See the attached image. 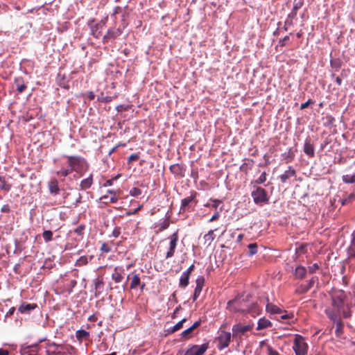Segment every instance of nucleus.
Listing matches in <instances>:
<instances>
[{
	"mask_svg": "<svg viewBox=\"0 0 355 355\" xmlns=\"http://www.w3.org/2000/svg\"><path fill=\"white\" fill-rule=\"evenodd\" d=\"M303 151L310 158L315 156L314 146L311 142V139L309 138H307L304 141Z\"/></svg>",
	"mask_w": 355,
	"mask_h": 355,
	"instance_id": "obj_13",
	"label": "nucleus"
},
{
	"mask_svg": "<svg viewBox=\"0 0 355 355\" xmlns=\"http://www.w3.org/2000/svg\"><path fill=\"white\" fill-rule=\"evenodd\" d=\"M266 311L272 314L282 313L283 310L272 303H268L266 305Z\"/></svg>",
	"mask_w": 355,
	"mask_h": 355,
	"instance_id": "obj_24",
	"label": "nucleus"
},
{
	"mask_svg": "<svg viewBox=\"0 0 355 355\" xmlns=\"http://www.w3.org/2000/svg\"><path fill=\"white\" fill-rule=\"evenodd\" d=\"M37 307V304H28L26 302H23L19 306L18 311L21 313H30V312L34 309H35Z\"/></svg>",
	"mask_w": 355,
	"mask_h": 355,
	"instance_id": "obj_18",
	"label": "nucleus"
},
{
	"mask_svg": "<svg viewBox=\"0 0 355 355\" xmlns=\"http://www.w3.org/2000/svg\"><path fill=\"white\" fill-rule=\"evenodd\" d=\"M201 324V320H198L193 323V324L189 328L187 329L181 334V337L184 339H189L192 337V332L194 329L200 327Z\"/></svg>",
	"mask_w": 355,
	"mask_h": 355,
	"instance_id": "obj_15",
	"label": "nucleus"
},
{
	"mask_svg": "<svg viewBox=\"0 0 355 355\" xmlns=\"http://www.w3.org/2000/svg\"><path fill=\"white\" fill-rule=\"evenodd\" d=\"M297 12V10H295L294 9H292L291 12H290V14L288 16V18L290 19V20L287 19L285 21V24H284L285 30H287V28H286L287 26L292 24V20L296 17Z\"/></svg>",
	"mask_w": 355,
	"mask_h": 355,
	"instance_id": "obj_28",
	"label": "nucleus"
},
{
	"mask_svg": "<svg viewBox=\"0 0 355 355\" xmlns=\"http://www.w3.org/2000/svg\"><path fill=\"white\" fill-rule=\"evenodd\" d=\"M220 216V214L218 211H216L214 214L211 216V218L209 219V222H213L216 220H217Z\"/></svg>",
	"mask_w": 355,
	"mask_h": 355,
	"instance_id": "obj_57",
	"label": "nucleus"
},
{
	"mask_svg": "<svg viewBox=\"0 0 355 355\" xmlns=\"http://www.w3.org/2000/svg\"><path fill=\"white\" fill-rule=\"evenodd\" d=\"M121 234V228L116 227L112 232V236L114 238H117Z\"/></svg>",
	"mask_w": 355,
	"mask_h": 355,
	"instance_id": "obj_49",
	"label": "nucleus"
},
{
	"mask_svg": "<svg viewBox=\"0 0 355 355\" xmlns=\"http://www.w3.org/2000/svg\"><path fill=\"white\" fill-rule=\"evenodd\" d=\"M104 283L102 279H97L95 282V290L98 291L99 293H101V291L103 288Z\"/></svg>",
	"mask_w": 355,
	"mask_h": 355,
	"instance_id": "obj_33",
	"label": "nucleus"
},
{
	"mask_svg": "<svg viewBox=\"0 0 355 355\" xmlns=\"http://www.w3.org/2000/svg\"><path fill=\"white\" fill-rule=\"evenodd\" d=\"M248 249H249V250H250V252H249V254H250V256L254 255V254H255L257 253V248H258V246H257V243H250V244H249V245H248Z\"/></svg>",
	"mask_w": 355,
	"mask_h": 355,
	"instance_id": "obj_36",
	"label": "nucleus"
},
{
	"mask_svg": "<svg viewBox=\"0 0 355 355\" xmlns=\"http://www.w3.org/2000/svg\"><path fill=\"white\" fill-rule=\"evenodd\" d=\"M331 65L332 67H335V68H340V63L339 61H336V60H331Z\"/></svg>",
	"mask_w": 355,
	"mask_h": 355,
	"instance_id": "obj_56",
	"label": "nucleus"
},
{
	"mask_svg": "<svg viewBox=\"0 0 355 355\" xmlns=\"http://www.w3.org/2000/svg\"><path fill=\"white\" fill-rule=\"evenodd\" d=\"M336 325H337V328L336 329V334L337 336H339L341 331H342V329H343V324L341 322V321H338L336 322Z\"/></svg>",
	"mask_w": 355,
	"mask_h": 355,
	"instance_id": "obj_50",
	"label": "nucleus"
},
{
	"mask_svg": "<svg viewBox=\"0 0 355 355\" xmlns=\"http://www.w3.org/2000/svg\"><path fill=\"white\" fill-rule=\"evenodd\" d=\"M268 355H280L279 352L273 349L270 346L268 347Z\"/></svg>",
	"mask_w": 355,
	"mask_h": 355,
	"instance_id": "obj_54",
	"label": "nucleus"
},
{
	"mask_svg": "<svg viewBox=\"0 0 355 355\" xmlns=\"http://www.w3.org/2000/svg\"><path fill=\"white\" fill-rule=\"evenodd\" d=\"M243 238V234H239L236 238V241L239 243L241 242L242 241Z\"/></svg>",
	"mask_w": 355,
	"mask_h": 355,
	"instance_id": "obj_64",
	"label": "nucleus"
},
{
	"mask_svg": "<svg viewBox=\"0 0 355 355\" xmlns=\"http://www.w3.org/2000/svg\"><path fill=\"white\" fill-rule=\"evenodd\" d=\"M8 351L3 349H0V355H8Z\"/></svg>",
	"mask_w": 355,
	"mask_h": 355,
	"instance_id": "obj_61",
	"label": "nucleus"
},
{
	"mask_svg": "<svg viewBox=\"0 0 355 355\" xmlns=\"http://www.w3.org/2000/svg\"><path fill=\"white\" fill-rule=\"evenodd\" d=\"M252 196L256 204L267 202L268 201L266 191L260 187H257L256 190L252 192Z\"/></svg>",
	"mask_w": 355,
	"mask_h": 355,
	"instance_id": "obj_9",
	"label": "nucleus"
},
{
	"mask_svg": "<svg viewBox=\"0 0 355 355\" xmlns=\"http://www.w3.org/2000/svg\"><path fill=\"white\" fill-rule=\"evenodd\" d=\"M127 279L130 281V288L131 290H135L139 288L140 291L143 292L146 289V283L141 282L139 274L136 273L135 271L129 274Z\"/></svg>",
	"mask_w": 355,
	"mask_h": 355,
	"instance_id": "obj_4",
	"label": "nucleus"
},
{
	"mask_svg": "<svg viewBox=\"0 0 355 355\" xmlns=\"http://www.w3.org/2000/svg\"><path fill=\"white\" fill-rule=\"evenodd\" d=\"M195 268V266L193 264L191 265L189 268L184 271V272H187V274H189V275H191V273L192 272V271Z\"/></svg>",
	"mask_w": 355,
	"mask_h": 355,
	"instance_id": "obj_59",
	"label": "nucleus"
},
{
	"mask_svg": "<svg viewBox=\"0 0 355 355\" xmlns=\"http://www.w3.org/2000/svg\"><path fill=\"white\" fill-rule=\"evenodd\" d=\"M231 338L232 335L230 332L221 331L219 334V336L216 338L218 341V348L219 349H223L227 347L231 341Z\"/></svg>",
	"mask_w": 355,
	"mask_h": 355,
	"instance_id": "obj_7",
	"label": "nucleus"
},
{
	"mask_svg": "<svg viewBox=\"0 0 355 355\" xmlns=\"http://www.w3.org/2000/svg\"><path fill=\"white\" fill-rule=\"evenodd\" d=\"M14 83L18 93L24 92L27 88V83L22 77L15 78Z\"/></svg>",
	"mask_w": 355,
	"mask_h": 355,
	"instance_id": "obj_19",
	"label": "nucleus"
},
{
	"mask_svg": "<svg viewBox=\"0 0 355 355\" xmlns=\"http://www.w3.org/2000/svg\"><path fill=\"white\" fill-rule=\"evenodd\" d=\"M304 5V0H294L293 1V8L295 10H298L300 9Z\"/></svg>",
	"mask_w": 355,
	"mask_h": 355,
	"instance_id": "obj_40",
	"label": "nucleus"
},
{
	"mask_svg": "<svg viewBox=\"0 0 355 355\" xmlns=\"http://www.w3.org/2000/svg\"><path fill=\"white\" fill-rule=\"evenodd\" d=\"M236 311L241 312H246L252 314V315H256L259 314L261 309L257 303H252L246 309H238Z\"/></svg>",
	"mask_w": 355,
	"mask_h": 355,
	"instance_id": "obj_16",
	"label": "nucleus"
},
{
	"mask_svg": "<svg viewBox=\"0 0 355 355\" xmlns=\"http://www.w3.org/2000/svg\"><path fill=\"white\" fill-rule=\"evenodd\" d=\"M88 263V259L86 256H82L80 257L76 261V266H83L87 265Z\"/></svg>",
	"mask_w": 355,
	"mask_h": 355,
	"instance_id": "obj_31",
	"label": "nucleus"
},
{
	"mask_svg": "<svg viewBox=\"0 0 355 355\" xmlns=\"http://www.w3.org/2000/svg\"><path fill=\"white\" fill-rule=\"evenodd\" d=\"M88 98L90 99V100H93L95 98V94H94L93 92H90L89 94H88Z\"/></svg>",
	"mask_w": 355,
	"mask_h": 355,
	"instance_id": "obj_62",
	"label": "nucleus"
},
{
	"mask_svg": "<svg viewBox=\"0 0 355 355\" xmlns=\"http://www.w3.org/2000/svg\"><path fill=\"white\" fill-rule=\"evenodd\" d=\"M190 275L187 274V272H183L182 274V276L180 279V286L182 288H185L189 284V280Z\"/></svg>",
	"mask_w": 355,
	"mask_h": 355,
	"instance_id": "obj_26",
	"label": "nucleus"
},
{
	"mask_svg": "<svg viewBox=\"0 0 355 355\" xmlns=\"http://www.w3.org/2000/svg\"><path fill=\"white\" fill-rule=\"evenodd\" d=\"M187 321L186 318H183L182 320L178 322L175 325H174L170 330L169 333L173 334L175 331L180 330L183 327V324Z\"/></svg>",
	"mask_w": 355,
	"mask_h": 355,
	"instance_id": "obj_29",
	"label": "nucleus"
},
{
	"mask_svg": "<svg viewBox=\"0 0 355 355\" xmlns=\"http://www.w3.org/2000/svg\"><path fill=\"white\" fill-rule=\"evenodd\" d=\"M93 179H83L80 182V187L83 189H88L92 184Z\"/></svg>",
	"mask_w": 355,
	"mask_h": 355,
	"instance_id": "obj_32",
	"label": "nucleus"
},
{
	"mask_svg": "<svg viewBox=\"0 0 355 355\" xmlns=\"http://www.w3.org/2000/svg\"><path fill=\"white\" fill-rule=\"evenodd\" d=\"M107 193H110L112 195L111 197H108L106 195H104L100 198V200L101 202L104 204H109V203H116L118 201V197L117 195H119L120 191L117 190H112L109 189L107 190Z\"/></svg>",
	"mask_w": 355,
	"mask_h": 355,
	"instance_id": "obj_10",
	"label": "nucleus"
},
{
	"mask_svg": "<svg viewBox=\"0 0 355 355\" xmlns=\"http://www.w3.org/2000/svg\"><path fill=\"white\" fill-rule=\"evenodd\" d=\"M313 103H314L313 101H312L311 99H309L306 102L301 104L300 109L304 110V109L306 108L309 105L313 104Z\"/></svg>",
	"mask_w": 355,
	"mask_h": 355,
	"instance_id": "obj_52",
	"label": "nucleus"
},
{
	"mask_svg": "<svg viewBox=\"0 0 355 355\" xmlns=\"http://www.w3.org/2000/svg\"><path fill=\"white\" fill-rule=\"evenodd\" d=\"M207 349V344H202L201 345H193L186 351H182L180 354V355H203Z\"/></svg>",
	"mask_w": 355,
	"mask_h": 355,
	"instance_id": "obj_5",
	"label": "nucleus"
},
{
	"mask_svg": "<svg viewBox=\"0 0 355 355\" xmlns=\"http://www.w3.org/2000/svg\"><path fill=\"white\" fill-rule=\"evenodd\" d=\"M114 179H108L105 183L103 184V187L111 186L112 184V180Z\"/></svg>",
	"mask_w": 355,
	"mask_h": 355,
	"instance_id": "obj_60",
	"label": "nucleus"
},
{
	"mask_svg": "<svg viewBox=\"0 0 355 355\" xmlns=\"http://www.w3.org/2000/svg\"><path fill=\"white\" fill-rule=\"evenodd\" d=\"M139 159V155L137 153L130 155L128 158V164L130 165L133 162H137Z\"/></svg>",
	"mask_w": 355,
	"mask_h": 355,
	"instance_id": "obj_43",
	"label": "nucleus"
},
{
	"mask_svg": "<svg viewBox=\"0 0 355 355\" xmlns=\"http://www.w3.org/2000/svg\"><path fill=\"white\" fill-rule=\"evenodd\" d=\"M1 211L4 213H9L10 211V208L8 205H4L1 209Z\"/></svg>",
	"mask_w": 355,
	"mask_h": 355,
	"instance_id": "obj_55",
	"label": "nucleus"
},
{
	"mask_svg": "<svg viewBox=\"0 0 355 355\" xmlns=\"http://www.w3.org/2000/svg\"><path fill=\"white\" fill-rule=\"evenodd\" d=\"M130 194L132 196H138L141 194V191L136 187H133L130 190Z\"/></svg>",
	"mask_w": 355,
	"mask_h": 355,
	"instance_id": "obj_46",
	"label": "nucleus"
},
{
	"mask_svg": "<svg viewBox=\"0 0 355 355\" xmlns=\"http://www.w3.org/2000/svg\"><path fill=\"white\" fill-rule=\"evenodd\" d=\"M76 338L79 341H82L83 340L87 339L89 338V333L85 330L80 329V330H78L76 332Z\"/></svg>",
	"mask_w": 355,
	"mask_h": 355,
	"instance_id": "obj_27",
	"label": "nucleus"
},
{
	"mask_svg": "<svg viewBox=\"0 0 355 355\" xmlns=\"http://www.w3.org/2000/svg\"><path fill=\"white\" fill-rule=\"evenodd\" d=\"M170 170L171 173L175 176H184L185 169L182 165L178 164L171 165L170 166Z\"/></svg>",
	"mask_w": 355,
	"mask_h": 355,
	"instance_id": "obj_20",
	"label": "nucleus"
},
{
	"mask_svg": "<svg viewBox=\"0 0 355 355\" xmlns=\"http://www.w3.org/2000/svg\"><path fill=\"white\" fill-rule=\"evenodd\" d=\"M122 33L120 28H110L107 31L106 35L103 37L104 42H107L109 40L114 39Z\"/></svg>",
	"mask_w": 355,
	"mask_h": 355,
	"instance_id": "obj_17",
	"label": "nucleus"
},
{
	"mask_svg": "<svg viewBox=\"0 0 355 355\" xmlns=\"http://www.w3.org/2000/svg\"><path fill=\"white\" fill-rule=\"evenodd\" d=\"M178 239H179L178 230H177L175 232H174L173 234H171L168 237L170 242H169V248H168V251L165 256V258L166 259L172 257L174 255L175 249L177 247Z\"/></svg>",
	"mask_w": 355,
	"mask_h": 355,
	"instance_id": "obj_6",
	"label": "nucleus"
},
{
	"mask_svg": "<svg viewBox=\"0 0 355 355\" xmlns=\"http://www.w3.org/2000/svg\"><path fill=\"white\" fill-rule=\"evenodd\" d=\"M85 226L84 225H80L79 226H78L75 230H74V232L78 235V236H83V234H84V230H85Z\"/></svg>",
	"mask_w": 355,
	"mask_h": 355,
	"instance_id": "obj_42",
	"label": "nucleus"
},
{
	"mask_svg": "<svg viewBox=\"0 0 355 355\" xmlns=\"http://www.w3.org/2000/svg\"><path fill=\"white\" fill-rule=\"evenodd\" d=\"M124 269L122 267H115L112 274V279L115 283H120L123 279Z\"/></svg>",
	"mask_w": 355,
	"mask_h": 355,
	"instance_id": "obj_14",
	"label": "nucleus"
},
{
	"mask_svg": "<svg viewBox=\"0 0 355 355\" xmlns=\"http://www.w3.org/2000/svg\"><path fill=\"white\" fill-rule=\"evenodd\" d=\"M272 326V322L265 318H261L258 321V325L257 327V330H262L265 329L268 327H270Z\"/></svg>",
	"mask_w": 355,
	"mask_h": 355,
	"instance_id": "obj_21",
	"label": "nucleus"
},
{
	"mask_svg": "<svg viewBox=\"0 0 355 355\" xmlns=\"http://www.w3.org/2000/svg\"><path fill=\"white\" fill-rule=\"evenodd\" d=\"M317 280H318V277H313L306 284L310 289L311 288L313 287V284H315V281H317Z\"/></svg>",
	"mask_w": 355,
	"mask_h": 355,
	"instance_id": "obj_51",
	"label": "nucleus"
},
{
	"mask_svg": "<svg viewBox=\"0 0 355 355\" xmlns=\"http://www.w3.org/2000/svg\"><path fill=\"white\" fill-rule=\"evenodd\" d=\"M294 153L291 148L288 150V151L286 153V156L285 157V159H286V162L292 161L294 158Z\"/></svg>",
	"mask_w": 355,
	"mask_h": 355,
	"instance_id": "obj_47",
	"label": "nucleus"
},
{
	"mask_svg": "<svg viewBox=\"0 0 355 355\" xmlns=\"http://www.w3.org/2000/svg\"><path fill=\"white\" fill-rule=\"evenodd\" d=\"M214 230H209L207 234L204 236V245L209 246L214 240Z\"/></svg>",
	"mask_w": 355,
	"mask_h": 355,
	"instance_id": "obj_25",
	"label": "nucleus"
},
{
	"mask_svg": "<svg viewBox=\"0 0 355 355\" xmlns=\"http://www.w3.org/2000/svg\"><path fill=\"white\" fill-rule=\"evenodd\" d=\"M46 352H47V355H63V354L61 352L57 351L56 349H54V350L48 349L46 351Z\"/></svg>",
	"mask_w": 355,
	"mask_h": 355,
	"instance_id": "obj_53",
	"label": "nucleus"
},
{
	"mask_svg": "<svg viewBox=\"0 0 355 355\" xmlns=\"http://www.w3.org/2000/svg\"><path fill=\"white\" fill-rule=\"evenodd\" d=\"M289 40V36H285L282 40L279 41V44L282 46H284L286 42Z\"/></svg>",
	"mask_w": 355,
	"mask_h": 355,
	"instance_id": "obj_58",
	"label": "nucleus"
},
{
	"mask_svg": "<svg viewBox=\"0 0 355 355\" xmlns=\"http://www.w3.org/2000/svg\"><path fill=\"white\" fill-rule=\"evenodd\" d=\"M252 328L253 324L243 325L241 323L236 324L232 327V336L233 337L243 336L247 331H251Z\"/></svg>",
	"mask_w": 355,
	"mask_h": 355,
	"instance_id": "obj_8",
	"label": "nucleus"
},
{
	"mask_svg": "<svg viewBox=\"0 0 355 355\" xmlns=\"http://www.w3.org/2000/svg\"><path fill=\"white\" fill-rule=\"evenodd\" d=\"M100 250L101 252L108 253L112 250V249L108 243L104 242L102 243Z\"/></svg>",
	"mask_w": 355,
	"mask_h": 355,
	"instance_id": "obj_38",
	"label": "nucleus"
},
{
	"mask_svg": "<svg viewBox=\"0 0 355 355\" xmlns=\"http://www.w3.org/2000/svg\"><path fill=\"white\" fill-rule=\"evenodd\" d=\"M67 157L68 166L67 168H62L58 171V175L65 177L73 171L76 173V174L73 175L74 177L85 175L88 171L89 166L85 158L80 156H67Z\"/></svg>",
	"mask_w": 355,
	"mask_h": 355,
	"instance_id": "obj_1",
	"label": "nucleus"
},
{
	"mask_svg": "<svg viewBox=\"0 0 355 355\" xmlns=\"http://www.w3.org/2000/svg\"><path fill=\"white\" fill-rule=\"evenodd\" d=\"M320 268V265L317 263H313V265L309 266V272L313 274L316 272Z\"/></svg>",
	"mask_w": 355,
	"mask_h": 355,
	"instance_id": "obj_45",
	"label": "nucleus"
},
{
	"mask_svg": "<svg viewBox=\"0 0 355 355\" xmlns=\"http://www.w3.org/2000/svg\"><path fill=\"white\" fill-rule=\"evenodd\" d=\"M53 233L50 230H45L42 233V237L45 242H49L52 240Z\"/></svg>",
	"mask_w": 355,
	"mask_h": 355,
	"instance_id": "obj_34",
	"label": "nucleus"
},
{
	"mask_svg": "<svg viewBox=\"0 0 355 355\" xmlns=\"http://www.w3.org/2000/svg\"><path fill=\"white\" fill-rule=\"evenodd\" d=\"M61 181L58 179H51L48 182V187L51 194L55 196L59 194L60 191L63 189L60 184Z\"/></svg>",
	"mask_w": 355,
	"mask_h": 355,
	"instance_id": "obj_11",
	"label": "nucleus"
},
{
	"mask_svg": "<svg viewBox=\"0 0 355 355\" xmlns=\"http://www.w3.org/2000/svg\"><path fill=\"white\" fill-rule=\"evenodd\" d=\"M332 305L336 309L340 310L344 306V301L340 296H334L332 298Z\"/></svg>",
	"mask_w": 355,
	"mask_h": 355,
	"instance_id": "obj_23",
	"label": "nucleus"
},
{
	"mask_svg": "<svg viewBox=\"0 0 355 355\" xmlns=\"http://www.w3.org/2000/svg\"><path fill=\"white\" fill-rule=\"evenodd\" d=\"M355 198V193H350L347 198L343 199L341 200V203L343 205H347L349 202H352Z\"/></svg>",
	"mask_w": 355,
	"mask_h": 355,
	"instance_id": "obj_39",
	"label": "nucleus"
},
{
	"mask_svg": "<svg viewBox=\"0 0 355 355\" xmlns=\"http://www.w3.org/2000/svg\"><path fill=\"white\" fill-rule=\"evenodd\" d=\"M0 189L5 190L10 189V186L6 184L5 179H0Z\"/></svg>",
	"mask_w": 355,
	"mask_h": 355,
	"instance_id": "obj_48",
	"label": "nucleus"
},
{
	"mask_svg": "<svg viewBox=\"0 0 355 355\" xmlns=\"http://www.w3.org/2000/svg\"><path fill=\"white\" fill-rule=\"evenodd\" d=\"M293 349L295 355H307L308 345L300 335H295Z\"/></svg>",
	"mask_w": 355,
	"mask_h": 355,
	"instance_id": "obj_3",
	"label": "nucleus"
},
{
	"mask_svg": "<svg viewBox=\"0 0 355 355\" xmlns=\"http://www.w3.org/2000/svg\"><path fill=\"white\" fill-rule=\"evenodd\" d=\"M335 81H336V83H337L338 85H342V79L340 77H338V76L336 77Z\"/></svg>",
	"mask_w": 355,
	"mask_h": 355,
	"instance_id": "obj_63",
	"label": "nucleus"
},
{
	"mask_svg": "<svg viewBox=\"0 0 355 355\" xmlns=\"http://www.w3.org/2000/svg\"><path fill=\"white\" fill-rule=\"evenodd\" d=\"M209 201L211 202V207L217 209L218 206L223 203L221 200L211 198Z\"/></svg>",
	"mask_w": 355,
	"mask_h": 355,
	"instance_id": "obj_44",
	"label": "nucleus"
},
{
	"mask_svg": "<svg viewBox=\"0 0 355 355\" xmlns=\"http://www.w3.org/2000/svg\"><path fill=\"white\" fill-rule=\"evenodd\" d=\"M309 290V287L306 284H303L297 286L295 290V293L299 295L304 294Z\"/></svg>",
	"mask_w": 355,
	"mask_h": 355,
	"instance_id": "obj_30",
	"label": "nucleus"
},
{
	"mask_svg": "<svg viewBox=\"0 0 355 355\" xmlns=\"http://www.w3.org/2000/svg\"><path fill=\"white\" fill-rule=\"evenodd\" d=\"M326 313L328 315L329 318L333 320L334 322H337L338 321H340V320L338 318L337 315L334 312L326 310Z\"/></svg>",
	"mask_w": 355,
	"mask_h": 355,
	"instance_id": "obj_41",
	"label": "nucleus"
},
{
	"mask_svg": "<svg viewBox=\"0 0 355 355\" xmlns=\"http://www.w3.org/2000/svg\"><path fill=\"white\" fill-rule=\"evenodd\" d=\"M306 275V269L302 266H297L294 272V275L297 279H304Z\"/></svg>",
	"mask_w": 355,
	"mask_h": 355,
	"instance_id": "obj_22",
	"label": "nucleus"
},
{
	"mask_svg": "<svg viewBox=\"0 0 355 355\" xmlns=\"http://www.w3.org/2000/svg\"><path fill=\"white\" fill-rule=\"evenodd\" d=\"M197 193L191 191L189 196L184 198L181 201V206L180 208V213H185L187 211H191L193 207L197 205L198 200L196 199Z\"/></svg>",
	"mask_w": 355,
	"mask_h": 355,
	"instance_id": "obj_2",
	"label": "nucleus"
},
{
	"mask_svg": "<svg viewBox=\"0 0 355 355\" xmlns=\"http://www.w3.org/2000/svg\"><path fill=\"white\" fill-rule=\"evenodd\" d=\"M196 286L193 295V301H196L199 297L205 283V278L202 276L198 277L196 281Z\"/></svg>",
	"mask_w": 355,
	"mask_h": 355,
	"instance_id": "obj_12",
	"label": "nucleus"
},
{
	"mask_svg": "<svg viewBox=\"0 0 355 355\" xmlns=\"http://www.w3.org/2000/svg\"><path fill=\"white\" fill-rule=\"evenodd\" d=\"M98 101L102 103H109L113 100V97L110 96H104L101 94V96H98Z\"/></svg>",
	"mask_w": 355,
	"mask_h": 355,
	"instance_id": "obj_35",
	"label": "nucleus"
},
{
	"mask_svg": "<svg viewBox=\"0 0 355 355\" xmlns=\"http://www.w3.org/2000/svg\"><path fill=\"white\" fill-rule=\"evenodd\" d=\"M281 314L280 318L282 320L293 319L294 318V314L293 313H288L286 311L283 310V313Z\"/></svg>",
	"mask_w": 355,
	"mask_h": 355,
	"instance_id": "obj_37",
	"label": "nucleus"
}]
</instances>
